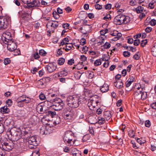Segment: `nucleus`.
<instances>
[{"label": "nucleus", "instance_id": "1", "mask_svg": "<svg viewBox=\"0 0 156 156\" xmlns=\"http://www.w3.org/2000/svg\"><path fill=\"white\" fill-rule=\"evenodd\" d=\"M81 101L79 97L75 95L70 96L67 97L66 103L69 107L76 108L78 107L81 104Z\"/></svg>", "mask_w": 156, "mask_h": 156}, {"label": "nucleus", "instance_id": "2", "mask_svg": "<svg viewBox=\"0 0 156 156\" xmlns=\"http://www.w3.org/2000/svg\"><path fill=\"white\" fill-rule=\"evenodd\" d=\"M130 18L128 16L123 14H119L114 18V22L116 25H121L127 24L129 22Z\"/></svg>", "mask_w": 156, "mask_h": 156}, {"label": "nucleus", "instance_id": "3", "mask_svg": "<svg viewBox=\"0 0 156 156\" xmlns=\"http://www.w3.org/2000/svg\"><path fill=\"white\" fill-rule=\"evenodd\" d=\"M63 139L64 142L68 145H72L74 143V134L71 131H66Z\"/></svg>", "mask_w": 156, "mask_h": 156}, {"label": "nucleus", "instance_id": "4", "mask_svg": "<svg viewBox=\"0 0 156 156\" xmlns=\"http://www.w3.org/2000/svg\"><path fill=\"white\" fill-rule=\"evenodd\" d=\"M99 98L98 95H95L89 100L87 105L90 109L92 110L100 103L101 100Z\"/></svg>", "mask_w": 156, "mask_h": 156}, {"label": "nucleus", "instance_id": "5", "mask_svg": "<svg viewBox=\"0 0 156 156\" xmlns=\"http://www.w3.org/2000/svg\"><path fill=\"white\" fill-rule=\"evenodd\" d=\"M11 22V19L8 17L0 18V30H3L6 29L9 26Z\"/></svg>", "mask_w": 156, "mask_h": 156}, {"label": "nucleus", "instance_id": "6", "mask_svg": "<svg viewBox=\"0 0 156 156\" xmlns=\"http://www.w3.org/2000/svg\"><path fill=\"white\" fill-rule=\"evenodd\" d=\"M22 2L26 5L24 6L25 8H30L32 7H38L40 5L39 1L36 0H21Z\"/></svg>", "mask_w": 156, "mask_h": 156}, {"label": "nucleus", "instance_id": "7", "mask_svg": "<svg viewBox=\"0 0 156 156\" xmlns=\"http://www.w3.org/2000/svg\"><path fill=\"white\" fill-rule=\"evenodd\" d=\"M74 114L73 110L69 108H66L64 110L62 116L65 119H69L73 117Z\"/></svg>", "mask_w": 156, "mask_h": 156}, {"label": "nucleus", "instance_id": "8", "mask_svg": "<svg viewBox=\"0 0 156 156\" xmlns=\"http://www.w3.org/2000/svg\"><path fill=\"white\" fill-rule=\"evenodd\" d=\"M28 142V147L31 149L34 148V147L38 145L39 142L37 140V136H33L29 137Z\"/></svg>", "mask_w": 156, "mask_h": 156}, {"label": "nucleus", "instance_id": "9", "mask_svg": "<svg viewBox=\"0 0 156 156\" xmlns=\"http://www.w3.org/2000/svg\"><path fill=\"white\" fill-rule=\"evenodd\" d=\"M50 80V78L49 77L43 78L37 81V86L40 88H44L46 87L47 83L49 82Z\"/></svg>", "mask_w": 156, "mask_h": 156}, {"label": "nucleus", "instance_id": "10", "mask_svg": "<svg viewBox=\"0 0 156 156\" xmlns=\"http://www.w3.org/2000/svg\"><path fill=\"white\" fill-rule=\"evenodd\" d=\"M2 38L4 43L7 44V42L11 41L12 39V37L9 31H6L4 32L2 35Z\"/></svg>", "mask_w": 156, "mask_h": 156}, {"label": "nucleus", "instance_id": "11", "mask_svg": "<svg viewBox=\"0 0 156 156\" xmlns=\"http://www.w3.org/2000/svg\"><path fill=\"white\" fill-rule=\"evenodd\" d=\"M7 48L10 51H13L17 48V45L15 42L12 40L7 42Z\"/></svg>", "mask_w": 156, "mask_h": 156}, {"label": "nucleus", "instance_id": "12", "mask_svg": "<svg viewBox=\"0 0 156 156\" xmlns=\"http://www.w3.org/2000/svg\"><path fill=\"white\" fill-rule=\"evenodd\" d=\"M47 70L49 73H52L55 71L56 69V66L55 63H49L46 66Z\"/></svg>", "mask_w": 156, "mask_h": 156}, {"label": "nucleus", "instance_id": "13", "mask_svg": "<svg viewBox=\"0 0 156 156\" xmlns=\"http://www.w3.org/2000/svg\"><path fill=\"white\" fill-rule=\"evenodd\" d=\"M13 146L11 145V144L10 143H8L7 142H4L2 144V148L5 151H9L12 150V148Z\"/></svg>", "mask_w": 156, "mask_h": 156}, {"label": "nucleus", "instance_id": "14", "mask_svg": "<svg viewBox=\"0 0 156 156\" xmlns=\"http://www.w3.org/2000/svg\"><path fill=\"white\" fill-rule=\"evenodd\" d=\"M110 34L113 36H115L113 39V40L114 41H116L119 39L122 36L121 33H119L118 31L116 30L113 31L112 33V32H111Z\"/></svg>", "mask_w": 156, "mask_h": 156}, {"label": "nucleus", "instance_id": "15", "mask_svg": "<svg viewBox=\"0 0 156 156\" xmlns=\"http://www.w3.org/2000/svg\"><path fill=\"white\" fill-rule=\"evenodd\" d=\"M64 106L63 104H60L54 102L53 106V108L55 110L59 111L63 109Z\"/></svg>", "mask_w": 156, "mask_h": 156}, {"label": "nucleus", "instance_id": "16", "mask_svg": "<svg viewBox=\"0 0 156 156\" xmlns=\"http://www.w3.org/2000/svg\"><path fill=\"white\" fill-rule=\"evenodd\" d=\"M44 106L41 105V104L37 105L36 107L37 111L39 114H42L44 112L46 111L44 109Z\"/></svg>", "mask_w": 156, "mask_h": 156}, {"label": "nucleus", "instance_id": "17", "mask_svg": "<svg viewBox=\"0 0 156 156\" xmlns=\"http://www.w3.org/2000/svg\"><path fill=\"white\" fill-rule=\"evenodd\" d=\"M123 83L122 81L120 80H117L116 82H114V85L117 88L121 89L123 86Z\"/></svg>", "mask_w": 156, "mask_h": 156}, {"label": "nucleus", "instance_id": "18", "mask_svg": "<svg viewBox=\"0 0 156 156\" xmlns=\"http://www.w3.org/2000/svg\"><path fill=\"white\" fill-rule=\"evenodd\" d=\"M104 116L107 120H108L110 119L112 116V115L109 111H107L104 112Z\"/></svg>", "mask_w": 156, "mask_h": 156}, {"label": "nucleus", "instance_id": "19", "mask_svg": "<svg viewBox=\"0 0 156 156\" xmlns=\"http://www.w3.org/2000/svg\"><path fill=\"white\" fill-rule=\"evenodd\" d=\"M141 90H138L136 91L134 93V98L137 100H140L141 99Z\"/></svg>", "mask_w": 156, "mask_h": 156}, {"label": "nucleus", "instance_id": "20", "mask_svg": "<svg viewBox=\"0 0 156 156\" xmlns=\"http://www.w3.org/2000/svg\"><path fill=\"white\" fill-rule=\"evenodd\" d=\"M37 117L35 115H33L29 119V122L32 125H35L37 122Z\"/></svg>", "mask_w": 156, "mask_h": 156}, {"label": "nucleus", "instance_id": "21", "mask_svg": "<svg viewBox=\"0 0 156 156\" xmlns=\"http://www.w3.org/2000/svg\"><path fill=\"white\" fill-rule=\"evenodd\" d=\"M9 112L10 110L6 106L2 107L1 108V112L3 114L8 113Z\"/></svg>", "mask_w": 156, "mask_h": 156}, {"label": "nucleus", "instance_id": "22", "mask_svg": "<svg viewBox=\"0 0 156 156\" xmlns=\"http://www.w3.org/2000/svg\"><path fill=\"white\" fill-rule=\"evenodd\" d=\"M111 46V44L109 43L106 42L104 45L101 46V47L103 48H101V49L102 51H104L105 49H108Z\"/></svg>", "mask_w": 156, "mask_h": 156}, {"label": "nucleus", "instance_id": "23", "mask_svg": "<svg viewBox=\"0 0 156 156\" xmlns=\"http://www.w3.org/2000/svg\"><path fill=\"white\" fill-rule=\"evenodd\" d=\"M73 47V45L72 44L68 43L66 45V48L63 47L62 48L63 49H65L66 51H68L70 50Z\"/></svg>", "mask_w": 156, "mask_h": 156}, {"label": "nucleus", "instance_id": "24", "mask_svg": "<svg viewBox=\"0 0 156 156\" xmlns=\"http://www.w3.org/2000/svg\"><path fill=\"white\" fill-rule=\"evenodd\" d=\"M46 113L47 115L51 116L53 118L54 116L56 115V112L55 111L52 112L50 110L46 111Z\"/></svg>", "mask_w": 156, "mask_h": 156}, {"label": "nucleus", "instance_id": "25", "mask_svg": "<svg viewBox=\"0 0 156 156\" xmlns=\"http://www.w3.org/2000/svg\"><path fill=\"white\" fill-rule=\"evenodd\" d=\"M108 86L106 85H104L100 88V90L102 92H105L108 91Z\"/></svg>", "mask_w": 156, "mask_h": 156}, {"label": "nucleus", "instance_id": "26", "mask_svg": "<svg viewBox=\"0 0 156 156\" xmlns=\"http://www.w3.org/2000/svg\"><path fill=\"white\" fill-rule=\"evenodd\" d=\"M103 60L101 59H98L96 60L94 62V65L96 66H98L100 65Z\"/></svg>", "mask_w": 156, "mask_h": 156}, {"label": "nucleus", "instance_id": "27", "mask_svg": "<svg viewBox=\"0 0 156 156\" xmlns=\"http://www.w3.org/2000/svg\"><path fill=\"white\" fill-rule=\"evenodd\" d=\"M141 100H144L146 99L147 97V93L145 91H141Z\"/></svg>", "mask_w": 156, "mask_h": 156}, {"label": "nucleus", "instance_id": "28", "mask_svg": "<svg viewBox=\"0 0 156 156\" xmlns=\"http://www.w3.org/2000/svg\"><path fill=\"white\" fill-rule=\"evenodd\" d=\"M136 10L137 13H141L144 10V8L141 6H139L136 8Z\"/></svg>", "mask_w": 156, "mask_h": 156}, {"label": "nucleus", "instance_id": "29", "mask_svg": "<svg viewBox=\"0 0 156 156\" xmlns=\"http://www.w3.org/2000/svg\"><path fill=\"white\" fill-rule=\"evenodd\" d=\"M91 27L89 25H85L83 26V30H84L87 33L90 30Z\"/></svg>", "mask_w": 156, "mask_h": 156}, {"label": "nucleus", "instance_id": "30", "mask_svg": "<svg viewBox=\"0 0 156 156\" xmlns=\"http://www.w3.org/2000/svg\"><path fill=\"white\" fill-rule=\"evenodd\" d=\"M82 73L80 71L77 72L74 74V76L76 79L79 80L80 78Z\"/></svg>", "mask_w": 156, "mask_h": 156}, {"label": "nucleus", "instance_id": "31", "mask_svg": "<svg viewBox=\"0 0 156 156\" xmlns=\"http://www.w3.org/2000/svg\"><path fill=\"white\" fill-rule=\"evenodd\" d=\"M58 22L57 21H53L51 25V27H52L54 29H55L58 27Z\"/></svg>", "mask_w": 156, "mask_h": 156}, {"label": "nucleus", "instance_id": "32", "mask_svg": "<svg viewBox=\"0 0 156 156\" xmlns=\"http://www.w3.org/2000/svg\"><path fill=\"white\" fill-rule=\"evenodd\" d=\"M105 119L104 118L100 117L98 118V122L99 124L101 125L105 122Z\"/></svg>", "mask_w": 156, "mask_h": 156}, {"label": "nucleus", "instance_id": "33", "mask_svg": "<svg viewBox=\"0 0 156 156\" xmlns=\"http://www.w3.org/2000/svg\"><path fill=\"white\" fill-rule=\"evenodd\" d=\"M65 62V59L62 58H60L58 60V64L60 65H62Z\"/></svg>", "mask_w": 156, "mask_h": 156}, {"label": "nucleus", "instance_id": "34", "mask_svg": "<svg viewBox=\"0 0 156 156\" xmlns=\"http://www.w3.org/2000/svg\"><path fill=\"white\" fill-rule=\"evenodd\" d=\"M44 104L48 107H52L53 108V103H52L51 102L48 101H44Z\"/></svg>", "mask_w": 156, "mask_h": 156}, {"label": "nucleus", "instance_id": "35", "mask_svg": "<svg viewBox=\"0 0 156 156\" xmlns=\"http://www.w3.org/2000/svg\"><path fill=\"white\" fill-rule=\"evenodd\" d=\"M68 73L66 70H64L60 72L58 74V76H65L67 75Z\"/></svg>", "mask_w": 156, "mask_h": 156}, {"label": "nucleus", "instance_id": "36", "mask_svg": "<svg viewBox=\"0 0 156 156\" xmlns=\"http://www.w3.org/2000/svg\"><path fill=\"white\" fill-rule=\"evenodd\" d=\"M54 102L57 103L58 104H63V105H64V103L63 101L60 98H57L55 100V101Z\"/></svg>", "mask_w": 156, "mask_h": 156}, {"label": "nucleus", "instance_id": "37", "mask_svg": "<svg viewBox=\"0 0 156 156\" xmlns=\"http://www.w3.org/2000/svg\"><path fill=\"white\" fill-rule=\"evenodd\" d=\"M128 134L129 136L132 138H134L135 133L133 130L130 129L128 132Z\"/></svg>", "mask_w": 156, "mask_h": 156}, {"label": "nucleus", "instance_id": "38", "mask_svg": "<svg viewBox=\"0 0 156 156\" xmlns=\"http://www.w3.org/2000/svg\"><path fill=\"white\" fill-rule=\"evenodd\" d=\"M136 139V141L138 143L140 144L141 145L142 144H144L145 143V141L144 140H143L142 138H135Z\"/></svg>", "mask_w": 156, "mask_h": 156}, {"label": "nucleus", "instance_id": "39", "mask_svg": "<svg viewBox=\"0 0 156 156\" xmlns=\"http://www.w3.org/2000/svg\"><path fill=\"white\" fill-rule=\"evenodd\" d=\"M144 88H142L138 86V85H136L134 87L135 92L136 91H138V90L143 91Z\"/></svg>", "mask_w": 156, "mask_h": 156}, {"label": "nucleus", "instance_id": "40", "mask_svg": "<svg viewBox=\"0 0 156 156\" xmlns=\"http://www.w3.org/2000/svg\"><path fill=\"white\" fill-rule=\"evenodd\" d=\"M39 54L42 56H45L46 55L47 53L43 49H41L39 51Z\"/></svg>", "mask_w": 156, "mask_h": 156}, {"label": "nucleus", "instance_id": "41", "mask_svg": "<svg viewBox=\"0 0 156 156\" xmlns=\"http://www.w3.org/2000/svg\"><path fill=\"white\" fill-rule=\"evenodd\" d=\"M55 11L53 12V15L54 18L55 19H57L60 17L59 15Z\"/></svg>", "mask_w": 156, "mask_h": 156}, {"label": "nucleus", "instance_id": "42", "mask_svg": "<svg viewBox=\"0 0 156 156\" xmlns=\"http://www.w3.org/2000/svg\"><path fill=\"white\" fill-rule=\"evenodd\" d=\"M90 137L88 135H85L84 136L82 139V140L83 142H85L89 139Z\"/></svg>", "mask_w": 156, "mask_h": 156}, {"label": "nucleus", "instance_id": "43", "mask_svg": "<svg viewBox=\"0 0 156 156\" xmlns=\"http://www.w3.org/2000/svg\"><path fill=\"white\" fill-rule=\"evenodd\" d=\"M46 131H45V129L44 127H42L40 129V133L41 134H47V133H46Z\"/></svg>", "mask_w": 156, "mask_h": 156}, {"label": "nucleus", "instance_id": "44", "mask_svg": "<svg viewBox=\"0 0 156 156\" xmlns=\"http://www.w3.org/2000/svg\"><path fill=\"white\" fill-rule=\"evenodd\" d=\"M145 125L147 127H150L151 126V122L149 120H147L145 122Z\"/></svg>", "mask_w": 156, "mask_h": 156}, {"label": "nucleus", "instance_id": "45", "mask_svg": "<svg viewBox=\"0 0 156 156\" xmlns=\"http://www.w3.org/2000/svg\"><path fill=\"white\" fill-rule=\"evenodd\" d=\"M135 76L134 75H132L130 76H129V77L128 80L129 81H130V82H131L132 83H133L135 80Z\"/></svg>", "mask_w": 156, "mask_h": 156}, {"label": "nucleus", "instance_id": "46", "mask_svg": "<svg viewBox=\"0 0 156 156\" xmlns=\"http://www.w3.org/2000/svg\"><path fill=\"white\" fill-rule=\"evenodd\" d=\"M40 153L39 150H36L33 152L32 154V156H39Z\"/></svg>", "mask_w": 156, "mask_h": 156}, {"label": "nucleus", "instance_id": "47", "mask_svg": "<svg viewBox=\"0 0 156 156\" xmlns=\"http://www.w3.org/2000/svg\"><path fill=\"white\" fill-rule=\"evenodd\" d=\"M111 17L109 14H107L103 18V19L106 20V21L110 20L111 19Z\"/></svg>", "mask_w": 156, "mask_h": 156}, {"label": "nucleus", "instance_id": "48", "mask_svg": "<svg viewBox=\"0 0 156 156\" xmlns=\"http://www.w3.org/2000/svg\"><path fill=\"white\" fill-rule=\"evenodd\" d=\"M13 54L14 55H19L20 54V52L19 50L18 49H16L15 50L13 51Z\"/></svg>", "mask_w": 156, "mask_h": 156}, {"label": "nucleus", "instance_id": "49", "mask_svg": "<svg viewBox=\"0 0 156 156\" xmlns=\"http://www.w3.org/2000/svg\"><path fill=\"white\" fill-rule=\"evenodd\" d=\"M139 52H137L133 56V58L136 60H138L140 58V56L139 55Z\"/></svg>", "mask_w": 156, "mask_h": 156}, {"label": "nucleus", "instance_id": "50", "mask_svg": "<svg viewBox=\"0 0 156 156\" xmlns=\"http://www.w3.org/2000/svg\"><path fill=\"white\" fill-rule=\"evenodd\" d=\"M11 62V60L9 58H5L4 61V63L5 65H6L9 64Z\"/></svg>", "mask_w": 156, "mask_h": 156}, {"label": "nucleus", "instance_id": "51", "mask_svg": "<svg viewBox=\"0 0 156 156\" xmlns=\"http://www.w3.org/2000/svg\"><path fill=\"white\" fill-rule=\"evenodd\" d=\"M25 98L23 100H21L20 101H23V102H25L26 103H29L31 101V99L28 97Z\"/></svg>", "mask_w": 156, "mask_h": 156}, {"label": "nucleus", "instance_id": "52", "mask_svg": "<svg viewBox=\"0 0 156 156\" xmlns=\"http://www.w3.org/2000/svg\"><path fill=\"white\" fill-rule=\"evenodd\" d=\"M147 43V40H143L141 41L140 43V45L141 47H144Z\"/></svg>", "mask_w": 156, "mask_h": 156}, {"label": "nucleus", "instance_id": "53", "mask_svg": "<svg viewBox=\"0 0 156 156\" xmlns=\"http://www.w3.org/2000/svg\"><path fill=\"white\" fill-rule=\"evenodd\" d=\"M123 55L125 57H129L130 55V53L127 51H124Z\"/></svg>", "mask_w": 156, "mask_h": 156}, {"label": "nucleus", "instance_id": "54", "mask_svg": "<svg viewBox=\"0 0 156 156\" xmlns=\"http://www.w3.org/2000/svg\"><path fill=\"white\" fill-rule=\"evenodd\" d=\"M39 98L40 100H45L46 98L44 94L41 93L39 95Z\"/></svg>", "mask_w": 156, "mask_h": 156}, {"label": "nucleus", "instance_id": "55", "mask_svg": "<svg viewBox=\"0 0 156 156\" xmlns=\"http://www.w3.org/2000/svg\"><path fill=\"white\" fill-rule=\"evenodd\" d=\"M81 49H82V51L83 52H85L88 50V48L86 46H83L81 47Z\"/></svg>", "mask_w": 156, "mask_h": 156}, {"label": "nucleus", "instance_id": "56", "mask_svg": "<svg viewBox=\"0 0 156 156\" xmlns=\"http://www.w3.org/2000/svg\"><path fill=\"white\" fill-rule=\"evenodd\" d=\"M152 54L153 56H156V47L154 46L152 48Z\"/></svg>", "mask_w": 156, "mask_h": 156}, {"label": "nucleus", "instance_id": "57", "mask_svg": "<svg viewBox=\"0 0 156 156\" xmlns=\"http://www.w3.org/2000/svg\"><path fill=\"white\" fill-rule=\"evenodd\" d=\"M62 48H60L57 51V56H58L62 55V52L61 50V49Z\"/></svg>", "mask_w": 156, "mask_h": 156}, {"label": "nucleus", "instance_id": "58", "mask_svg": "<svg viewBox=\"0 0 156 156\" xmlns=\"http://www.w3.org/2000/svg\"><path fill=\"white\" fill-rule=\"evenodd\" d=\"M23 101H18L17 105L20 107H22L23 106L24 104L23 103Z\"/></svg>", "mask_w": 156, "mask_h": 156}, {"label": "nucleus", "instance_id": "59", "mask_svg": "<svg viewBox=\"0 0 156 156\" xmlns=\"http://www.w3.org/2000/svg\"><path fill=\"white\" fill-rule=\"evenodd\" d=\"M33 57L35 59H38L40 57V56L37 52H36L33 54Z\"/></svg>", "mask_w": 156, "mask_h": 156}, {"label": "nucleus", "instance_id": "60", "mask_svg": "<svg viewBox=\"0 0 156 156\" xmlns=\"http://www.w3.org/2000/svg\"><path fill=\"white\" fill-rule=\"evenodd\" d=\"M74 63V59L73 58L71 59L70 60H69L68 61V64L69 65H72Z\"/></svg>", "mask_w": 156, "mask_h": 156}, {"label": "nucleus", "instance_id": "61", "mask_svg": "<svg viewBox=\"0 0 156 156\" xmlns=\"http://www.w3.org/2000/svg\"><path fill=\"white\" fill-rule=\"evenodd\" d=\"M80 59L81 61L85 62L87 60V57L84 55H81Z\"/></svg>", "mask_w": 156, "mask_h": 156}, {"label": "nucleus", "instance_id": "62", "mask_svg": "<svg viewBox=\"0 0 156 156\" xmlns=\"http://www.w3.org/2000/svg\"><path fill=\"white\" fill-rule=\"evenodd\" d=\"M154 2H151L149 3L148 5V8L150 9H153L154 7Z\"/></svg>", "mask_w": 156, "mask_h": 156}, {"label": "nucleus", "instance_id": "63", "mask_svg": "<svg viewBox=\"0 0 156 156\" xmlns=\"http://www.w3.org/2000/svg\"><path fill=\"white\" fill-rule=\"evenodd\" d=\"M69 24L68 23H65L62 24V27L65 29H69Z\"/></svg>", "mask_w": 156, "mask_h": 156}, {"label": "nucleus", "instance_id": "64", "mask_svg": "<svg viewBox=\"0 0 156 156\" xmlns=\"http://www.w3.org/2000/svg\"><path fill=\"white\" fill-rule=\"evenodd\" d=\"M150 24L153 26H154L156 24V20L154 19H152L150 21Z\"/></svg>", "mask_w": 156, "mask_h": 156}]
</instances>
